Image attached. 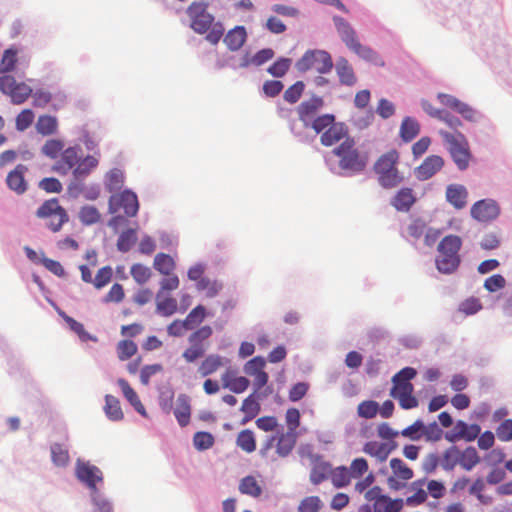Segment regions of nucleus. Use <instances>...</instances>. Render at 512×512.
Masks as SVG:
<instances>
[{
  "mask_svg": "<svg viewBox=\"0 0 512 512\" xmlns=\"http://www.w3.org/2000/svg\"><path fill=\"white\" fill-rule=\"evenodd\" d=\"M398 162L399 153L395 149L384 153L376 160L373 170L381 187L391 189L402 183L403 176L398 170Z\"/></svg>",
  "mask_w": 512,
  "mask_h": 512,
  "instance_id": "f257e3e1",
  "label": "nucleus"
},
{
  "mask_svg": "<svg viewBox=\"0 0 512 512\" xmlns=\"http://www.w3.org/2000/svg\"><path fill=\"white\" fill-rule=\"evenodd\" d=\"M332 153L339 158V167L352 173L362 172L368 163L367 155L355 147V141L350 137L344 139Z\"/></svg>",
  "mask_w": 512,
  "mask_h": 512,
  "instance_id": "f03ea898",
  "label": "nucleus"
},
{
  "mask_svg": "<svg viewBox=\"0 0 512 512\" xmlns=\"http://www.w3.org/2000/svg\"><path fill=\"white\" fill-rule=\"evenodd\" d=\"M461 245L462 240L457 235H447L440 241L436 266L441 273L449 274L457 269L460 264L459 250Z\"/></svg>",
  "mask_w": 512,
  "mask_h": 512,
  "instance_id": "7ed1b4c3",
  "label": "nucleus"
},
{
  "mask_svg": "<svg viewBox=\"0 0 512 512\" xmlns=\"http://www.w3.org/2000/svg\"><path fill=\"white\" fill-rule=\"evenodd\" d=\"M439 134L457 168L461 171L466 170L472 158L466 137L460 132L450 133L444 130H440Z\"/></svg>",
  "mask_w": 512,
  "mask_h": 512,
  "instance_id": "20e7f679",
  "label": "nucleus"
},
{
  "mask_svg": "<svg viewBox=\"0 0 512 512\" xmlns=\"http://www.w3.org/2000/svg\"><path fill=\"white\" fill-rule=\"evenodd\" d=\"M209 4L205 1H193L186 8L190 28L197 34H205L212 27L215 17L208 10Z\"/></svg>",
  "mask_w": 512,
  "mask_h": 512,
  "instance_id": "39448f33",
  "label": "nucleus"
},
{
  "mask_svg": "<svg viewBox=\"0 0 512 512\" xmlns=\"http://www.w3.org/2000/svg\"><path fill=\"white\" fill-rule=\"evenodd\" d=\"M36 216L47 219V227L52 232H58L69 221L66 210L59 204L58 199L52 198L44 201L37 209Z\"/></svg>",
  "mask_w": 512,
  "mask_h": 512,
  "instance_id": "423d86ee",
  "label": "nucleus"
},
{
  "mask_svg": "<svg viewBox=\"0 0 512 512\" xmlns=\"http://www.w3.org/2000/svg\"><path fill=\"white\" fill-rule=\"evenodd\" d=\"M332 67L330 54L323 50H309L296 62V68L299 72L315 70L320 74H325Z\"/></svg>",
  "mask_w": 512,
  "mask_h": 512,
  "instance_id": "0eeeda50",
  "label": "nucleus"
},
{
  "mask_svg": "<svg viewBox=\"0 0 512 512\" xmlns=\"http://www.w3.org/2000/svg\"><path fill=\"white\" fill-rule=\"evenodd\" d=\"M296 432H277L276 435L269 437L260 450L262 456H266L267 452L274 447L276 441V453L280 457L288 456L296 445Z\"/></svg>",
  "mask_w": 512,
  "mask_h": 512,
  "instance_id": "6e6552de",
  "label": "nucleus"
},
{
  "mask_svg": "<svg viewBox=\"0 0 512 512\" xmlns=\"http://www.w3.org/2000/svg\"><path fill=\"white\" fill-rule=\"evenodd\" d=\"M0 91L11 98L16 105L24 103L31 95L32 88L24 82L17 83L11 75L0 77Z\"/></svg>",
  "mask_w": 512,
  "mask_h": 512,
  "instance_id": "1a4fd4ad",
  "label": "nucleus"
},
{
  "mask_svg": "<svg viewBox=\"0 0 512 512\" xmlns=\"http://www.w3.org/2000/svg\"><path fill=\"white\" fill-rule=\"evenodd\" d=\"M121 209L128 217L136 216L139 210V203L137 195L134 192L124 190L119 194L111 196L109 200L110 212L115 213Z\"/></svg>",
  "mask_w": 512,
  "mask_h": 512,
  "instance_id": "9d476101",
  "label": "nucleus"
},
{
  "mask_svg": "<svg viewBox=\"0 0 512 512\" xmlns=\"http://www.w3.org/2000/svg\"><path fill=\"white\" fill-rule=\"evenodd\" d=\"M500 211V206L495 200L482 199L472 205L470 214L478 222L487 223L497 219Z\"/></svg>",
  "mask_w": 512,
  "mask_h": 512,
  "instance_id": "9b49d317",
  "label": "nucleus"
},
{
  "mask_svg": "<svg viewBox=\"0 0 512 512\" xmlns=\"http://www.w3.org/2000/svg\"><path fill=\"white\" fill-rule=\"evenodd\" d=\"M265 365V360L260 356H256L244 366L245 373L254 377L253 386L255 392L260 391L268 383L269 376L264 371Z\"/></svg>",
  "mask_w": 512,
  "mask_h": 512,
  "instance_id": "f8f14e48",
  "label": "nucleus"
},
{
  "mask_svg": "<svg viewBox=\"0 0 512 512\" xmlns=\"http://www.w3.org/2000/svg\"><path fill=\"white\" fill-rule=\"evenodd\" d=\"M324 106V101L319 96H313L308 100L301 102L297 108V114L299 120L303 123L305 128L309 127V123H311L316 117L318 112Z\"/></svg>",
  "mask_w": 512,
  "mask_h": 512,
  "instance_id": "ddd939ff",
  "label": "nucleus"
},
{
  "mask_svg": "<svg viewBox=\"0 0 512 512\" xmlns=\"http://www.w3.org/2000/svg\"><path fill=\"white\" fill-rule=\"evenodd\" d=\"M76 476L92 490H96L97 482L103 480L102 472L98 467L80 460L76 464Z\"/></svg>",
  "mask_w": 512,
  "mask_h": 512,
  "instance_id": "4468645a",
  "label": "nucleus"
},
{
  "mask_svg": "<svg viewBox=\"0 0 512 512\" xmlns=\"http://www.w3.org/2000/svg\"><path fill=\"white\" fill-rule=\"evenodd\" d=\"M28 167L24 164H18L6 176L7 187L17 195H22L28 190V182L25 175Z\"/></svg>",
  "mask_w": 512,
  "mask_h": 512,
  "instance_id": "2eb2a0df",
  "label": "nucleus"
},
{
  "mask_svg": "<svg viewBox=\"0 0 512 512\" xmlns=\"http://www.w3.org/2000/svg\"><path fill=\"white\" fill-rule=\"evenodd\" d=\"M444 166V159L439 155L428 156L415 170L419 180H428Z\"/></svg>",
  "mask_w": 512,
  "mask_h": 512,
  "instance_id": "dca6fc26",
  "label": "nucleus"
},
{
  "mask_svg": "<svg viewBox=\"0 0 512 512\" xmlns=\"http://www.w3.org/2000/svg\"><path fill=\"white\" fill-rule=\"evenodd\" d=\"M481 432V428L478 424H467L466 422L459 420L456 422L452 436H446L449 441H455L463 439L467 442L474 441Z\"/></svg>",
  "mask_w": 512,
  "mask_h": 512,
  "instance_id": "f3484780",
  "label": "nucleus"
},
{
  "mask_svg": "<svg viewBox=\"0 0 512 512\" xmlns=\"http://www.w3.org/2000/svg\"><path fill=\"white\" fill-rule=\"evenodd\" d=\"M78 162V149L75 147H69L62 152L60 160L52 166V171L61 175H66L72 168L77 166Z\"/></svg>",
  "mask_w": 512,
  "mask_h": 512,
  "instance_id": "a211bd4d",
  "label": "nucleus"
},
{
  "mask_svg": "<svg viewBox=\"0 0 512 512\" xmlns=\"http://www.w3.org/2000/svg\"><path fill=\"white\" fill-rule=\"evenodd\" d=\"M223 388L229 389L233 393L240 394L247 390L250 385L249 380L243 376H236L235 371L227 369L221 375Z\"/></svg>",
  "mask_w": 512,
  "mask_h": 512,
  "instance_id": "6ab92c4d",
  "label": "nucleus"
},
{
  "mask_svg": "<svg viewBox=\"0 0 512 512\" xmlns=\"http://www.w3.org/2000/svg\"><path fill=\"white\" fill-rule=\"evenodd\" d=\"M394 448V444L378 441H368L363 445L362 451L365 454L376 458L378 462H384L387 460Z\"/></svg>",
  "mask_w": 512,
  "mask_h": 512,
  "instance_id": "aec40b11",
  "label": "nucleus"
},
{
  "mask_svg": "<svg viewBox=\"0 0 512 512\" xmlns=\"http://www.w3.org/2000/svg\"><path fill=\"white\" fill-rule=\"evenodd\" d=\"M468 191L461 184H450L446 188V199L455 208L462 209L467 204Z\"/></svg>",
  "mask_w": 512,
  "mask_h": 512,
  "instance_id": "412c9836",
  "label": "nucleus"
},
{
  "mask_svg": "<svg viewBox=\"0 0 512 512\" xmlns=\"http://www.w3.org/2000/svg\"><path fill=\"white\" fill-rule=\"evenodd\" d=\"M333 22L341 40L350 49L357 41L358 37L353 27L342 17L334 16Z\"/></svg>",
  "mask_w": 512,
  "mask_h": 512,
  "instance_id": "4be33fe9",
  "label": "nucleus"
},
{
  "mask_svg": "<svg viewBox=\"0 0 512 512\" xmlns=\"http://www.w3.org/2000/svg\"><path fill=\"white\" fill-rule=\"evenodd\" d=\"M331 472L332 465L329 462L322 460L320 456H317L313 461L310 472V481L314 485H319L330 477Z\"/></svg>",
  "mask_w": 512,
  "mask_h": 512,
  "instance_id": "5701e85b",
  "label": "nucleus"
},
{
  "mask_svg": "<svg viewBox=\"0 0 512 512\" xmlns=\"http://www.w3.org/2000/svg\"><path fill=\"white\" fill-rule=\"evenodd\" d=\"M416 198L411 188H401L391 200V205L401 212H407L414 205Z\"/></svg>",
  "mask_w": 512,
  "mask_h": 512,
  "instance_id": "b1692460",
  "label": "nucleus"
},
{
  "mask_svg": "<svg viewBox=\"0 0 512 512\" xmlns=\"http://www.w3.org/2000/svg\"><path fill=\"white\" fill-rule=\"evenodd\" d=\"M225 358L218 354H209L206 356L198 366V373L201 377H207L216 373L221 367L225 365Z\"/></svg>",
  "mask_w": 512,
  "mask_h": 512,
  "instance_id": "393cba45",
  "label": "nucleus"
},
{
  "mask_svg": "<svg viewBox=\"0 0 512 512\" xmlns=\"http://www.w3.org/2000/svg\"><path fill=\"white\" fill-rule=\"evenodd\" d=\"M247 40V32L244 26H235L224 36V43L231 51H238Z\"/></svg>",
  "mask_w": 512,
  "mask_h": 512,
  "instance_id": "a878e982",
  "label": "nucleus"
},
{
  "mask_svg": "<svg viewBox=\"0 0 512 512\" xmlns=\"http://www.w3.org/2000/svg\"><path fill=\"white\" fill-rule=\"evenodd\" d=\"M347 129L340 123L332 124L325 130L320 137V142L324 146H332L347 137Z\"/></svg>",
  "mask_w": 512,
  "mask_h": 512,
  "instance_id": "bb28decb",
  "label": "nucleus"
},
{
  "mask_svg": "<svg viewBox=\"0 0 512 512\" xmlns=\"http://www.w3.org/2000/svg\"><path fill=\"white\" fill-rule=\"evenodd\" d=\"M174 415L181 427L188 425L191 416V406L187 395L181 394L178 396Z\"/></svg>",
  "mask_w": 512,
  "mask_h": 512,
  "instance_id": "cd10ccee",
  "label": "nucleus"
},
{
  "mask_svg": "<svg viewBox=\"0 0 512 512\" xmlns=\"http://www.w3.org/2000/svg\"><path fill=\"white\" fill-rule=\"evenodd\" d=\"M119 387L122 390L123 395L129 401V403L135 408V410L141 414L142 416H147L144 405L141 403L137 393L130 386V384L123 378L118 379L117 381Z\"/></svg>",
  "mask_w": 512,
  "mask_h": 512,
  "instance_id": "c85d7f7f",
  "label": "nucleus"
},
{
  "mask_svg": "<svg viewBox=\"0 0 512 512\" xmlns=\"http://www.w3.org/2000/svg\"><path fill=\"white\" fill-rule=\"evenodd\" d=\"M336 72L343 85L353 86L357 81L354 70L346 58L342 57L337 60Z\"/></svg>",
  "mask_w": 512,
  "mask_h": 512,
  "instance_id": "c756f323",
  "label": "nucleus"
},
{
  "mask_svg": "<svg viewBox=\"0 0 512 512\" xmlns=\"http://www.w3.org/2000/svg\"><path fill=\"white\" fill-rule=\"evenodd\" d=\"M350 50L363 60L371 62L374 65H384L382 58L369 46L362 45L359 40L350 48Z\"/></svg>",
  "mask_w": 512,
  "mask_h": 512,
  "instance_id": "7c9ffc66",
  "label": "nucleus"
},
{
  "mask_svg": "<svg viewBox=\"0 0 512 512\" xmlns=\"http://www.w3.org/2000/svg\"><path fill=\"white\" fill-rule=\"evenodd\" d=\"M420 132L419 122L412 117H405L400 126V137L404 142L412 141Z\"/></svg>",
  "mask_w": 512,
  "mask_h": 512,
  "instance_id": "2f4dec72",
  "label": "nucleus"
},
{
  "mask_svg": "<svg viewBox=\"0 0 512 512\" xmlns=\"http://www.w3.org/2000/svg\"><path fill=\"white\" fill-rule=\"evenodd\" d=\"M156 309L162 316H171L177 311V301L171 296H164L159 291L156 295Z\"/></svg>",
  "mask_w": 512,
  "mask_h": 512,
  "instance_id": "473e14b6",
  "label": "nucleus"
},
{
  "mask_svg": "<svg viewBox=\"0 0 512 512\" xmlns=\"http://www.w3.org/2000/svg\"><path fill=\"white\" fill-rule=\"evenodd\" d=\"M57 128V119L51 115H41L36 122V130L43 136L54 134L57 131Z\"/></svg>",
  "mask_w": 512,
  "mask_h": 512,
  "instance_id": "72a5a7b5",
  "label": "nucleus"
},
{
  "mask_svg": "<svg viewBox=\"0 0 512 512\" xmlns=\"http://www.w3.org/2000/svg\"><path fill=\"white\" fill-rule=\"evenodd\" d=\"M404 500L392 499L389 496L382 498L379 503L373 504L372 512H400L403 509Z\"/></svg>",
  "mask_w": 512,
  "mask_h": 512,
  "instance_id": "f704fd0d",
  "label": "nucleus"
},
{
  "mask_svg": "<svg viewBox=\"0 0 512 512\" xmlns=\"http://www.w3.org/2000/svg\"><path fill=\"white\" fill-rule=\"evenodd\" d=\"M239 491L242 494L249 495L253 498H258L262 494V487L255 477L249 475L241 479L239 483Z\"/></svg>",
  "mask_w": 512,
  "mask_h": 512,
  "instance_id": "c9c22d12",
  "label": "nucleus"
},
{
  "mask_svg": "<svg viewBox=\"0 0 512 512\" xmlns=\"http://www.w3.org/2000/svg\"><path fill=\"white\" fill-rule=\"evenodd\" d=\"M104 411L106 416L112 421H119L123 419L124 414L122 412L120 402L112 395L105 396Z\"/></svg>",
  "mask_w": 512,
  "mask_h": 512,
  "instance_id": "e433bc0d",
  "label": "nucleus"
},
{
  "mask_svg": "<svg viewBox=\"0 0 512 512\" xmlns=\"http://www.w3.org/2000/svg\"><path fill=\"white\" fill-rule=\"evenodd\" d=\"M174 259L165 253H158L154 258V268L161 274L169 276L175 269Z\"/></svg>",
  "mask_w": 512,
  "mask_h": 512,
  "instance_id": "4c0bfd02",
  "label": "nucleus"
},
{
  "mask_svg": "<svg viewBox=\"0 0 512 512\" xmlns=\"http://www.w3.org/2000/svg\"><path fill=\"white\" fill-rule=\"evenodd\" d=\"M237 446L246 453H252L256 450V439L253 431L244 429L240 431L236 439Z\"/></svg>",
  "mask_w": 512,
  "mask_h": 512,
  "instance_id": "58836bf2",
  "label": "nucleus"
},
{
  "mask_svg": "<svg viewBox=\"0 0 512 512\" xmlns=\"http://www.w3.org/2000/svg\"><path fill=\"white\" fill-rule=\"evenodd\" d=\"M274 57V51L270 48H265L260 51H258L254 56L249 57L246 55L242 63L240 64L241 67H247L249 65H255V66H261L267 61L271 60Z\"/></svg>",
  "mask_w": 512,
  "mask_h": 512,
  "instance_id": "ea45409f",
  "label": "nucleus"
},
{
  "mask_svg": "<svg viewBox=\"0 0 512 512\" xmlns=\"http://www.w3.org/2000/svg\"><path fill=\"white\" fill-rule=\"evenodd\" d=\"M479 462L480 457L474 447H467L464 451L459 450V464L463 469L469 471Z\"/></svg>",
  "mask_w": 512,
  "mask_h": 512,
  "instance_id": "a19ab883",
  "label": "nucleus"
},
{
  "mask_svg": "<svg viewBox=\"0 0 512 512\" xmlns=\"http://www.w3.org/2000/svg\"><path fill=\"white\" fill-rule=\"evenodd\" d=\"M390 467L392 469L393 476L400 478L401 480L408 481L414 476L413 470L400 458H392L390 460Z\"/></svg>",
  "mask_w": 512,
  "mask_h": 512,
  "instance_id": "79ce46f5",
  "label": "nucleus"
},
{
  "mask_svg": "<svg viewBox=\"0 0 512 512\" xmlns=\"http://www.w3.org/2000/svg\"><path fill=\"white\" fill-rule=\"evenodd\" d=\"M329 478L335 488L346 487L351 482L348 467L346 466H338L336 468H332V472Z\"/></svg>",
  "mask_w": 512,
  "mask_h": 512,
  "instance_id": "37998d69",
  "label": "nucleus"
},
{
  "mask_svg": "<svg viewBox=\"0 0 512 512\" xmlns=\"http://www.w3.org/2000/svg\"><path fill=\"white\" fill-rule=\"evenodd\" d=\"M97 165L98 160L94 156H87L78 162L73 174L76 178L86 177Z\"/></svg>",
  "mask_w": 512,
  "mask_h": 512,
  "instance_id": "c03bdc74",
  "label": "nucleus"
},
{
  "mask_svg": "<svg viewBox=\"0 0 512 512\" xmlns=\"http://www.w3.org/2000/svg\"><path fill=\"white\" fill-rule=\"evenodd\" d=\"M205 318L206 308L203 305H197L188 313L184 321L187 324L188 329L192 330L196 326L200 325Z\"/></svg>",
  "mask_w": 512,
  "mask_h": 512,
  "instance_id": "a18cd8bd",
  "label": "nucleus"
},
{
  "mask_svg": "<svg viewBox=\"0 0 512 512\" xmlns=\"http://www.w3.org/2000/svg\"><path fill=\"white\" fill-rule=\"evenodd\" d=\"M197 290L205 291L207 298H213L222 290V284L216 280L200 279L196 284Z\"/></svg>",
  "mask_w": 512,
  "mask_h": 512,
  "instance_id": "49530a36",
  "label": "nucleus"
},
{
  "mask_svg": "<svg viewBox=\"0 0 512 512\" xmlns=\"http://www.w3.org/2000/svg\"><path fill=\"white\" fill-rule=\"evenodd\" d=\"M207 348L208 345L189 343V346L184 350L182 357L187 363H194L205 355Z\"/></svg>",
  "mask_w": 512,
  "mask_h": 512,
  "instance_id": "de8ad7c7",
  "label": "nucleus"
},
{
  "mask_svg": "<svg viewBox=\"0 0 512 512\" xmlns=\"http://www.w3.org/2000/svg\"><path fill=\"white\" fill-rule=\"evenodd\" d=\"M427 228V223L425 220L421 218H414L411 220L409 225L406 228L407 238H412L414 240L420 239Z\"/></svg>",
  "mask_w": 512,
  "mask_h": 512,
  "instance_id": "09e8293b",
  "label": "nucleus"
},
{
  "mask_svg": "<svg viewBox=\"0 0 512 512\" xmlns=\"http://www.w3.org/2000/svg\"><path fill=\"white\" fill-rule=\"evenodd\" d=\"M241 411L246 415L243 423L252 420L260 412V404L253 395L248 396L242 403Z\"/></svg>",
  "mask_w": 512,
  "mask_h": 512,
  "instance_id": "8fccbe9b",
  "label": "nucleus"
},
{
  "mask_svg": "<svg viewBox=\"0 0 512 512\" xmlns=\"http://www.w3.org/2000/svg\"><path fill=\"white\" fill-rule=\"evenodd\" d=\"M51 458L55 465L66 466L70 456L68 450L61 444L55 443L51 446Z\"/></svg>",
  "mask_w": 512,
  "mask_h": 512,
  "instance_id": "3c124183",
  "label": "nucleus"
},
{
  "mask_svg": "<svg viewBox=\"0 0 512 512\" xmlns=\"http://www.w3.org/2000/svg\"><path fill=\"white\" fill-rule=\"evenodd\" d=\"M212 334V327L205 325L192 332L188 337V342L197 345H208L206 342L212 336Z\"/></svg>",
  "mask_w": 512,
  "mask_h": 512,
  "instance_id": "603ef678",
  "label": "nucleus"
},
{
  "mask_svg": "<svg viewBox=\"0 0 512 512\" xmlns=\"http://www.w3.org/2000/svg\"><path fill=\"white\" fill-rule=\"evenodd\" d=\"M369 465L365 458L358 457L352 460L348 472L350 474L351 479H359L364 476L365 473L368 472Z\"/></svg>",
  "mask_w": 512,
  "mask_h": 512,
  "instance_id": "864d4df0",
  "label": "nucleus"
},
{
  "mask_svg": "<svg viewBox=\"0 0 512 512\" xmlns=\"http://www.w3.org/2000/svg\"><path fill=\"white\" fill-rule=\"evenodd\" d=\"M214 436L209 432L199 431L194 434L193 444L199 451L210 449L214 445Z\"/></svg>",
  "mask_w": 512,
  "mask_h": 512,
  "instance_id": "5fc2aeb1",
  "label": "nucleus"
},
{
  "mask_svg": "<svg viewBox=\"0 0 512 512\" xmlns=\"http://www.w3.org/2000/svg\"><path fill=\"white\" fill-rule=\"evenodd\" d=\"M100 217L98 209L91 205H85L79 211V220L85 225L97 223Z\"/></svg>",
  "mask_w": 512,
  "mask_h": 512,
  "instance_id": "6e6d98bb",
  "label": "nucleus"
},
{
  "mask_svg": "<svg viewBox=\"0 0 512 512\" xmlns=\"http://www.w3.org/2000/svg\"><path fill=\"white\" fill-rule=\"evenodd\" d=\"M379 411V404L373 400H365L359 403L357 413L359 417L364 419L374 418Z\"/></svg>",
  "mask_w": 512,
  "mask_h": 512,
  "instance_id": "4d7b16f0",
  "label": "nucleus"
},
{
  "mask_svg": "<svg viewBox=\"0 0 512 512\" xmlns=\"http://www.w3.org/2000/svg\"><path fill=\"white\" fill-rule=\"evenodd\" d=\"M137 345L132 340H121L117 344V355L121 361H125L137 353Z\"/></svg>",
  "mask_w": 512,
  "mask_h": 512,
  "instance_id": "13d9d810",
  "label": "nucleus"
},
{
  "mask_svg": "<svg viewBox=\"0 0 512 512\" xmlns=\"http://www.w3.org/2000/svg\"><path fill=\"white\" fill-rule=\"evenodd\" d=\"M124 182V175L119 169H112L106 175L105 186L108 191L113 192L121 188Z\"/></svg>",
  "mask_w": 512,
  "mask_h": 512,
  "instance_id": "bf43d9fd",
  "label": "nucleus"
},
{
  "mask_svg": "<svg viewBox=\"0 0 512 512\" xmlns=\"http://www.w3.org/2000/svg\"><path fill=\"white\" fill-rule=\"evenodd\" d=\"M457 464H459V449L456 446H452L444 452L441 466L444 470L450 471Z\"/></svg>",
  "mask_w": 512,
  "mask_h": 512,
  "instance_id": "052dcab7",
  "label": "nucleus"
},
{
  "mask_svg": "<svg viewBox=\"0 0 512 512\" xmlns=\"http://www.w3.org/2000/svg\"><path fill=\"white\" fill-rule=\"evenodd\" d=\"M335 117L332 114H323L317 116L311 123H309V127L312 128L317 134L323 133L327 130L332 124H334Z\"/></svg>",
  "mask_w": 512,
  "mask_h": 512,
  "instance_id": "680f3d73",
  "label": "nucleus"
},
{
  "mask_svg": "<svg viewBox=\"0 0 512 512\" xmlns=\"http://www.w3.org/2000/svg\"><path fill=\"white\" fill-rule=\"evenodd\" d=\"M34 118H35V114L31 109L22 110L16 116V119H15L16 130L23 132L26 129H28L32 125Z\"/></svg>",
  "mask_w": 512,
  "mask_h": 512,
  "instance_id": "e2e57ef3",
  "label": "nucleus"
},
{
  "mask_svg": "<svg viewBox=\"0 0 512 512\" xmlns=\"http://www.w3.org/2000/svg\"><path fill=\"white\" fill-rule=\"evenodd\" d=\"M291 64V59L281 57L268 68V72L274 77H283L289 70Z\"/></svg>",
  "mask_w": 512,
  "mask_h": 512,
  "instance_id": "0e129e2a",
  "label": "nucleus"
},
{
  "mask_svg": "<svg viewBox=\"0 0 512 512\" xmlns=\"http://www.w3.org/2000/svg\"><path fill=\"white\" fill-rule=\"evenodd\" d=\"M305 85L302 81H297L285 90L283 98L290 104L296 103L302 96Z\"/></svg>",
  "mask_w": 512,
  "mask_h": 512,
  "instance_id": "69168bd1",
  "label": "nucleus"
},
{
  "mask_svg": "<svg viewBox=\"0 0 512 512\" xmlns=\"http://www.w3.org/2000/svg\"><path fill=\"white\" fill-rule=\"evenodd\" d=\"M131 276L138 284H145L151 277V270L143 264H134L130 269Z\"/></svg>",
  "mask_w": 512,
  "mask_h": 512,
  "instance_id": "338daca9",
  "label": "nucleus"
},
{
  "mask_svg": "<svg viewBox=\"0 0 512 512\" xmlns=\"http://www.w3.org/2000/svg\"><path fill=\"white\" fill-rule=\"evenodd\" d=\"M322 507V501L318 496H308L301 500L298 512H318Z\"/></svg>",
  "mask_w": 512,
  "mask_h": 512,
  "instance_id": "774afa93",
  "label": "nucleus"
}]
</instances>
